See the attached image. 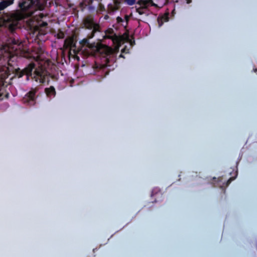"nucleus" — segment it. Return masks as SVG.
<instances>
[{
  "instance_id": "obj_1",
  "label": "nucleus",
  "mask_w": 257,
  "mask_h": 257,
  "mask_svg": "<svg viewBox=\"0 0 257 257\" xmlns=\"http://www.w3.org/2000/svg\"><path fill=\"white\" fill-rule=\"evenodd\" d=\"M18 7L20 10L11 14L6 23V26L11 33H13L18 27L20 21L31 17L36 10H43L45 5L44 3L38 0H20Z\"/></svg>"
},
{
  "instance_id": "obj_2",
  "label": "nucleus",
  "mask_w": 257,
  "mask_h": 257,
  "mask_svg": "<svg viewBox=\"0 0 257 257\" xmlns=\"http://www.w3.org/2000/svg\"><path fill=\"white\" fill-rule=\"evenodd\" d=\"M16 75L18 78H21L26 75L28 77L31 76L32 79L39 83H44L48 81V73L42 66L36 67L34 63L29 64L23 70L19 69L16 71Z\"/></svg>"
},
{
  "instance_id": "obj_3",
  "label": "nucleus",
  "mask_w": 257,
  "mask_h": 257,
  "mask_svg": "<svg viewBox=\"0 0 257 257\" xmlns=\"http://www.w3.org/2000/svg\"><path fill=\"white\" fill-rule=\"evenodd\" d=\"M82 28L85 29L91 30V32L87 35L88 39L94 37L95 34L100 32V25L95 20L92 15H89L85 17L82 23Z\"/></svg>"
},
{
  "instance_id": "obj_4",
  "label": "nucleus",
  "mask_w": 257,
  "mask_h": 257,
  "mask_svg": "<svg viewBox=\"0 0 257 257\" xmlns=\"http://www.w3.org/2000/svg\"><path fill=\"white\" fill-rule=\"evenodd\" d=\"M116 0L113 1V4H109L107 5V13L109 14L113 13L114 12L118 10L122 4L132 6L134 5L137 3V0Z\"/></svg>"
},
{
  "instance_id": "obj_5",
  "label": "nucleus",
  "mask_w": 257,
  "mask_h": 257,
  "mask_svg": "<svg viewBox=\"0 0 257 257\" xmlns=\"http://www.w3.org/2000/svg\"><path fill=\"white\" fill-rule=\"evenodd\" d=\"M10 37L7 40V42L6 44V46L7 47V50L10 53L15 52L18 49H20L22 42L19 40V39L16 37Z\"/></svg>"
},
{
  "instance_id": "obj_6",
  "label": "nucleus",
  "mask_w": 257,
  "mask_h": 257,
  "mask_svg": "<svg viewBox=\"0 0 257 257\" xmlns=\"http://www.w3.org/2000/svg\"><path fill=\"white\" fill-rule=\"evenodd\" d=\"M38 91L37 88H32L23 98V102L30 106L34 105L36 100V93Z\"/></svg>"
},
{
  "instance_id": "obj_7",
  "label": "nucleus",
  "mask_w": 257,
  "mask_h": 257,
  "mask_svg": "<svg viewBox=\"0 0 257 257\" xmlns=\"http://www.w3.org/2000/svg\"><path fill=\"white\" fill-rule=\"evenodd\" d=\"M103 38L111 39L113 43H117L119 42V37L115 33L114 31L112 28H108L105 31V35Z\"/></svg>"
},
{
  "instance_id": "obj_8",
  "label": "nucleus",
  "mask_w": 257,
  "mask_h": 257,
  "mask_svg": "<svg viewBox=\"0 0 257 257\" xmlns=\"http://www.w3.org/2000/svg\"><path fill=\"white\" fill-rule=\"evenodd\" d=\"M76 40L74 36L67 38L64 40V47L65 49H72L76 47Z\"/></svg>"
},
{
  "instance_id": "obj_9",
  "label": "nucleus",
  "mask_w": 257,
  "mask_h": 257,
  "mask_svg": "<svg viewBox=\"0 0 257 257\" xmlns=\"http://www.w3.org/2000/svg\"><path fill=\"white\" fill-rule=\"evenodd\" d=\"M88 39H89L88 38H87V39H83L81 41V43L85 45H86L89 48L92 49L93 50L99 51L100 49L101 44H98V43L97 44H95V43L90 44L89 42Z\"/></svg>"
},
{
  "instance_id": "obj_10",
  "label": "nucleus",
  "mask_w": 257,
  "mask_h": 257,
  "mask_svg": "<svg viewBox=\"0 0 257 257\" xmlns=\"http://www.w3.org/2000/svg\"><path fill=\"white\" fill-rule=\"evenodd\" d=\"M44 92L46 93L47 97L50 99L55 97L56 95L55 88L53 86H50L49 87L45 88Z\"/></svg>"
},
{
  "instance_id": "obj_11",
  "label": "nucleus",
  "mask_w": 257,
  "mask_h": 257,
  "mask_svg": "<svg viewBox=\"0 0 257 257\" xmlns=\"http://www.w3.org/2000/svg\"><path fill=\"white\" fill-rule=\"evenodd\" d=\"M8 67L3 66L0 67V81H3L8 76Z\"/></svg>"
},
{
  "instance_id": "obj_12",
  "label": "nucleus",
  "mask_w": 257,
  "mask_h": 257,
  "mask_svg": "<svg viewBox=\"0 0 257 257\" xmlns=\"http://www.w3.org/2000/svg\"><path fill=\"white\" fill-rule=\"evenodd\" d=\"M150 2H152V0H139L137 1L136 4L140 6V7H142L143 9H147L149 6Z\"/></svg>"
},
{
  "instance_id": "obj_13",
  "label": "nucleus",
  "mask_w": 257,
  "mask_h": 257,
  "mask_svg": "<svg viewBox=\"0 0 257 257\" xmlns=\"http://www.w3.org/2000/svg\"><path fill=\"white\" fill-rule=\"evenodd\" d=\"M13 3V0H6L0 2V11L4 10Z\"/></svg>"
},
{
  "instance_id": "obj_14",
  "label": "nucleus",
  "mask_w": 257,
  "mask_h": 257,
  "mask_svg": "<svg viewBox=\"0 0 257 257\" xmlns=\"http://www.w3.org/2000/svg\"><path fill=\"white\" fill-rule=\"evenodd\" d=\"M144 9H143L142 7L137 8V7H136V11L140 15H143L144 14Z\"/></svg>"
},
{
  "instance_id": "obj_15",
  "label": "nucleus",
  "mask_w": 257,
  "mask_h": 257,
  "mask_svg": "<svg viewBox=\"0 0 257 257\" xmlns=\"http://www.w3.org/2000/svg\"><path fill=\"white\" fill-rule=\"evenodd\" d=\"M64 37H65V34L61 31H59L57 34V37L58 39H63L64 38Z\"/></svg>"
},
{
  "instance_id": "obj_16",
  "label": "nucleus",
  "mask_w": 257,
  "mask_h": 257,
  "mask_svg": "<svg viewBox=\"0 0 257 257\" xmlns=\"http://www.w3.org/2000/svg\"><path fill=\"white\" fill-rule=\"evenodd\" d=\"M116 22L117 23H120L123 22V20L120 17H117L116 18Z\"/></svg>"
},
{
  "instance_id": "obj_17",
  "label": "nucleus",
  "mask_w": 257,
  "mask_h": 257,
  "mask_svg": "<svg viewBox=\"0 0 257 257\" xmlns=\"http://www.w3.org/2000/svg\"><path fill=\"white\" fill-rule=\"evenodd\" d=\"M233 180H234V178H232V177L230 178L227 180V182H226V186H228V185L231 183V182Z\"/></svg>"
},
{
  "instance_id": "obj_18",
  "label": "nucleus",
  "mask_w": 257,
  "mask_h": 257,
  "mask_svg": "<svg viewBox=\"0 0 257 257\" xmlns=\"http://www.w3.org/2000/svg\"><path fill=\"white\" fill-rule=\"evenodd\" d=\"M100 8L101 10H102V9L104 10V7L103 6H100Z\"/></svg>"
},
{
  "instance_id": "obj_19",
  "label": "nucleus",
  "mask_w": 257,
  "mask_h": 257,
  "mask_svg": "<svg viewBox=\"0 0 257 257\" xmlns=\"http://www.w3.org/2000/svg\"><path fill=\"white\" fill-rule=\"evenodd\" d=\"M108 16L107 15H105L104 17V19L107 20L108 18Z\"/></svg>"
},
{
  "instance_id": "obj_20",
  "label": "nucleus",
  "mask_w": 257,
  "mask_h": 257,
  "mask_svg": "<svg viewBox=\"0 0 257 257\" xmlns=\"http://www.w3.org/2000/svg\"><path fill=\"white\" fill-rule=\"evenodd\" d=\"M119 57H120L124 58L123 56V55H122V54H121L119 55Z\"/></svg>"
},
{
  "instance_id": "obj_21",
  "label": "nucleus",
  "mask_w": 257,
  "mask_h": 257,
  "mask_svg": "<svg viewBox=\"0 0 257 257\" xmlns=\"http://www.w3.org/2000/svg\"><path fill=\"white\" fill-rule=\"evenodd\" d=\"M187 1L188 4H189L191 2V0H187Z\"/></svg>"
},
{
  "instance_id": "obj_22",
  "label": "nucleus",
  "mask_w": 257,
  "mask_h": 257,
  "mask_svg": "<svg viewBox=\"0 0 257 257\" xmlns=\"http://www.w3.org/2000/svg\"><path fill=\"white\" fill-rule=\"evenodd\" d=\"M254 71L255 72H257V69H256V68L254 69Z\"/></svg>"
},
{
  "instance_id": "obj_23",
  "label": "nucleus",
  "mask_w": 257,
  "mask_h": 257,
  "mask_svg": "<svg viewBox=\"0 0 257 257\" xmlns=\"http://www.w3.org/2000/svg\"><path fill=\"white\" fill-rule=\"evenodd\" d=\"M44 25L46 26L47 25V24L46 23H44Z\"/></svg>"
},
{
  "instance_id": "obj_24",
  "label": "nucleus",
  "mask_w": 257,
  "mask_h": 257,
  "mask_svg": "<svg viewBox=\"0 0 257 257\" xmlns=\"http://www.w3.org/2000/svg\"><path fill=\"white\" fill-rule=\"evenodd\" d=\"M125 17L126 18V20L127 21V20H128V19H127V16H125Z\"/></svg>"
},
{
  "instance_id": "obj_25",
  "label": "nucleus",
  "mask_w": 257,
  "mask_h": 257,
  "mask_svg": "<svg viewBox=\"0 0 257 257\" xmlns=\"http://www.w3.org/2000/svg\"><path fill=\"white\" fill-rule=\"evenodd\" d=\"M116 1H117L116 0ZM116 3H117V2H116Z\"/></svg>"
}]
</instances>
